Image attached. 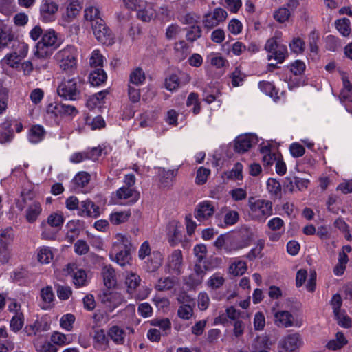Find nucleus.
I'll use <instances>...</instances> for the list:
<instances>
[{"label": "nucleus", "mask_w": 352, "mask_h": 352, "mask_svg": "<svg viewBox=\"0 0 352 352\" xmlns=\"http://www.w3.org/2000/svg\"><path fill=\"white\" fill-rule=\"evenodd\" d=\"M248 205V215L253 221L263 223L273 214V204L270 200L251 197Z\"/></svg>", "instance_id": "f257e3e1"}, {"label": "nucleus", "mask_w": 352, "mask_h": 352, "mask_svg": "<svg viewBox=\"0 0 352 352\" xmlns=\"http://www.w3.org/2000/svg\"><path fill=\"white\" fill-rule=\"evenodd\" d=\"M85 81L80 77L64 79L57 88L60 97L70 101L78 100L82 97Z\"/></svg>", "instance_id": "f03ea898"}, {"label": "nucleus", "mask_w": 352, "mask_h": 352, "mask_svg": "<svg viewBox=\"0 0 352 352\" xmlns=\"http://www.w3.org/2000/svg\"><path fill=\"white\" fill-rule=\"evenodd\" d=\"M60 44L57 34L54 30H45L36 43L35 55L38 58H47L51 56L53 51L58 48Z\"/></svg>", "instance_id": "7ed1b4c3"}, {"label": "nucleus", "mask_w": 352, "mask_h": 352, "mask_svg": "<svg viewBox=\"0 0 352 352\" xmlns=\"http://www.w3.org/2000/svg\"><path fill=\"white\" fill-rule=\"evenodd\" d=\"M252 238L251 230L243 228L226 241L224 250L227 252H232L245 248L250 245Z\"/></svg>", "instance_id": "20e7f679"}, {"label": "nucleus", "mask_w": 352, "mask_h": 352, "mask_svg": "<svg viewBox=\"0 0 352 352\" xmlns=\"http://www.w3.org/2000/svg\"><path fill=\"white\" fill-rule=\"evenodd\" d=\"M78 52L72 45H67L59 50L55 55V58L61 69L72 72L76 67Z\"/></svg>", "instance_id": "39448f33"}, {"label": "nucleus", "mask_w": 352, "mask_h": 352, "mask_svg": "<svg viewBox=\"0 0 352 352\" xmlns=\"http://www.w3.org/2000/svg\"><path fill=\"white\" fill-rule=\"evenodd\" d=\"M302 344L298 333H291L283 336L278 343V352H298Z\"/></svg>", "instance_id": "423d86ee"}, {"label": "nucleus", "mask_w": 352, "mask_h": 352, "mask_svg": "<svg viewBox=\"0 0 352 352\" xmlns=\"http://www.w3.org/2000/svg\"><path fill=\"white\" fill-rule=\"evenodd\" d=\"M91 28L98 41L107 45L113 43V34L111 30L106 25L103 19H99V21H95Z\"/></svg>", "instance_id": "0eeeda50"}, {"label": "nucleus", "mask_w": 352, "mask_h": 352, "mask_svg": "<svg viewBox=\"0 0 352 352\" xmlns=\"http://www.w3.org/2000/svg\"><path fill=\"white\" fill-rule=\"evenodd\" d=\"M58 10V5L54 0H42L40 6L41 19L46 23L54 21Z\"/></svg>", "instance_id": "6e6552de"}, {"label": "nucleus", "mask_w": 352, "mask_h": 352, "mask_svg": "<svg viewBox=\"0 0 352 352\" xmlns=\"http://www.w3.org/2000/svg\"><path fill=\"white\" fill-rule=\"evenodd\" d=\"M183 226L173 220L169 222L166 227V235L168 243L174 246L182 242L183 239Z\"/></svg>", "instance_id": "1a4fd4ad"}, {"label": "nucleus", "mask_w": 352, "mask_h": 352, "mask_svg": "<svg viewBox=\"0 0 352 352\" xmlns=\"http://www.w3.org/2000/svg\"><path fill=\"white\" fill-rule=\"evenodd\" d=\"M258 143V138L254 134L239 135L234 140V151L239 153L247 152L252 146Z\"/></svg>", "instance_id": "9d476101"}, {"label": "nucleus", "mask_w": 352, "mask_h": 352, "mask_svg": "<svg viewBox=\"0 0 352 352\" xmlns=\"http://www.w3.org/2000/svg\"><path fill=\"white\" fill-rule=\"evenodd\" d=\"M228 14L226 11L221 8H217L211 13L204 16L203 23L205 28L212 29L217 26L221 22L226 20Z\"/></svg>", "instance_id": "9b49d317"}, {"label": "nucleus", "mask_w": 352, "mask_h": 352, "mask_svg": "<svg viewBox=\"0 0 352 352\" xmlns=\"http://www.w3.org/2000/svg\"><path fill=\"white\" fill-rule=\"evenodd\" d=\"M182 254L179 250L173 251L168 258L165 266L166 273L179 275L182 273Z\"/></svg>", "instance_id": "f8f14e48"}, {"label": "nucleus", "mask_w": 352, "mask_h": 352, "mask_svg": "<svg viewBox=\"0 0 352 352\" xmlns=\"http://www.w3.org/2000/svg\"><path fill=\"white\" fill-rule=\"evenodd\" d=\"M274 323L278 327H300L294 316L288 311H278L274 314Z\"/></svg>", "instance_id": "ddd939ff"}, {"label": "nucleus", "mask_w": 352, "mask_h": 352, "mask_svg": "<svg viewBox=\"0 0 352 352\" xmlns=\"http://www.w3.org/2000/svg\"><path fill=\"white\" fill-rule=\"evenodd\" d=\"M101 301L110 309H113L125 301L122 294L118 292L108 291L101 296Z\"/></svg>", "instance_id": "4468645a"}, {"label": "nucleus", "mask_w": 352, "mask_h": 352, "mask_svg": "<svg viewBox=\"0 0 352 352\" xmlns=\"http://www.w3.org/2000/svg\"><path fill=\"white\" fill-rule=\"evenodd\" d=\"M116 197L127 204H134L139 199L140 193L134 188L123 186L117 190Z\"/></svg>", "instance_id": "2eb2a0df"}, {"label": "nucleus", "mask_w": 352, "mask_h": 352, "mask_svg": "<svg viewBox=\"0 0 352 352\" xmlns=\"http://www.w3.org/2000/svg\"><path fill=\"white\" fill-rule=\"evenodd\" d=\"M131 250L130 248H112L110 252V256L116 261L118 264L121 266H124L129 263L131 259Z\"/></svg>", "instance_id": "dca6fc26"}, {"label": "nucleus", "mask_w": 352, "mask_h": 352, "mask_svg": "<svg viewBox=\"0 0 352 352\" xmlns=\"http://www.w3.org/2000/svg\"><path fill=\"white\" fill-rule=\"evenodd\" d=\"M177 174V169L166 170L164 168H160L159 181L160 187L162 188H168L171 186Z\"/></svg>", "instance_id": "f3484780"}, {"label": "nucleus", "mask_w": 352, "mask_h": 352, "mask_svg": "<svg viewBox=\"0 0 352 352\" xmlns=\"http://www.w3.org/2000/svg\"><path fill=\"white\" fill-rule=\"evenodd\" d=\"M76 268L74 264H68L67 266V272L69 274L73 273V282L74 284L79 287L84 286L87 284V274L85 270L78 269L74 272V269Z\"/></svg>", "instance_id": "a211bd4d"}, {"label": "nucleus", "mask_w": 352, "mask_h": 352, "mask_svg": "<svg viewBox=\"0 0 352 352\" xmlns=\"http://www.w3.org/2000/svg\"><path fill=\"white\" fill-rule=\"evenodd\" d=\"M162 263V255L158 251H154L148 256L146 262L145 268L148 272H155Z\"/></svg>", "instance_id": "6ab92c4d"}, {"label": "nucleus", "mask_w": 352, "mask_h": 352, "mask_svg": "<svg viewBox=\"0 0 352 352\" xmlns=\"http://www.w3.org/2000/svg\"><path fill=\"white\" fill-rule=\"evenodd\" d=\"M141 278L139 275L135 273H127L125 277V285L126 286L127 293L133 295L137 287L140 285Z\"/></svg>", "instance_id": "aec40b11"}, {"label": "nucleus", "mask_w": 352, "mask_h": 352, "mask_svg": "<svg viewBox=\"0 0 352 352\" xmlns=\"http://www.w3.org/2000/svg\"><path fill=\"white\" fill-rule=\"evenodd\" d=\"M179 283L177 277L160 278L155 284V288L158 291H166L173 289Z\"/></svg>", "instance_id": "412c9836"}, {"label": "nucleus", "mask_w": 352, "mask_h": 352, "mask_svg": "<svg viewBox=\"0 0 352 352\" xmlns=\"http://www.w3.org/2000/svg\"><path fill=\"white\" fill-rule=\"evenodd\" d=\"M342 80L343 89L340 93V100L342 102H352V85L344 73L342 74Z\"/></svg>", "instance_id": "4be33fe9"}, {"label": "nucleus", "mask_w": 352, "mask_h": 352, "mask_svg": "<svg viewBox=\"0 0 352 352\" xmlns=\"http://www.w3.org/2000/svg\"><path fill=\"white\" fill-rule=\"evenodd\" d=\"M104 284L108 288H111L116 285V272L111 266H104L102 270Z\"/></svg>", "instance_id": "5701e85b"}, {"label": "nucleus", "mask_w": 352, "mask_h": 352, "mask_svg": "<svg viewBox=\"0 0 352 352\" xmlns=\"http://www.w3.org/2000/svg\"><path fill=\"white\" fill-rule=\"evenodd\" d=\"M42 211L39 202L34 201L26 210L25 218L28 222L32 223L36 221Z\"/></svg>", "instance_id": "b1692460"}, {"label": "nucleus", "mask_w": 352, "mask_h": 352, "mask_svg": "<svg viewBox=\"0 0 352 352\" xmlns=\"http://www.w3.org/2000/svg\"><path fill=\"white\" fill-rule=\"evenodd\" d=\"M107 74L102 68H94L89 74V80L94 86H98L104 82Z\"/></svg>", "instance_id": "393cba45"}, {"label": "nucleus", "mask_w": 352, "mask_h": 352, "mask_svg": "<svg viewBox=\"0 0 352 352\" xmlns=\"http://www.w3.org/2000/svg\"><path fill=\"white\" fill-rule=\"evenodd\" d=\"M125 332L120 327L114 325L108 331V336L117 344H122L124 342Z\"/></svg>", "instance_id": "a878e982"}, {"label": "nucleus", "mask_w": 352, "mask_h": 352, "mask_svg": "<svg viewBox=\"0 0 352 352\" xmlns=\"http://www.w3.org/2000/svg\"><path fill=\"white\" fill-rule=\"evenodd\" d=\"M136 10L138 11V18L144 22L150 21L154 16L155 13L152 6L146 2L142 8H138Z\"/></svg>", "instance_id": "bb28decb"}, {"label": "nucleus", "mask_w": 352, "mask_h": 352, "mask_svg": "<svg viewBox=\"0 0 352 352\" xmlns=\"http://www.w3.org/2000/svg\"><path fill=\"white\" fill-rule=\"evenodd\" d=\"M347 343L348 340H346L344 334L342 332L338 331L336 334V338L329 340L327 342L326 346L328 349L334 351L341 349Z\"/></svg>", "instance_id": "cd10ccee"}, {"label": "nucleus", "mask_w": 352, "mask_h": 352, "mask_svg": "<svg viewBox=\"0 0 352 352\" xmlns=\"http://www.w3.org/2000/svg\"><path fill=\"white\" fill-rule=\"evenodd\" d=\"M41 298L43 301L42 309H47L51 307L54 294L51 286H47L41 289Z\"/></svg>", "instance_id": "c85d7f7f"}, {"label": "nucleus", "mask_w": 352, "mask_h": 352, "mask_svg": "<svg viewBox=\"0 0 352 352\" xmlns=\"http://www.w3.org/2000/svg\"><path fill=\"white\" fill-rule=\"evenodd\" d=\"M90 178V175L87 172L82 171L78 173L72 180L74 184V189L77 191H80L81 188L89 184Z\"/></svg>", "instance_id": "c756f323"}, {"label": "nucleus", "mask_w": 352, "mask_h": 352, "mask_svg": "<svg viewBox=\"0 0 352 352\" xmlns=\"http://www.w3.org/2000/svg\"><path fill=\"white\" fill-rule=\"evenodd\" d=\"M226 316L222 314L214 319V324H223L226 321V316L233 320H238L237 318L239 317L240 312L233 307H230L226 310Z\"/></svg>", "instance_id": "7c9ffc66"}, {"label": "nucleus", "mask_w": 352, "mask_h": 352, "mask_svg": "<svg viewBox=\"0 0 352 352\" xmlns=\"http://www.w3.org/2000/svg\"><path fill=\"white\" fill-rule=\"evenodd\" d=\"M150 323L152 326L158 327L164 336L168 335L170 332L171 322L168 318H154L150 321Z\"/></svg>", "instance_id": "2f4dec72"}, {"label": "nucleus", "mask_w": 352, "mask_h": 352, "mask_svg": "<svg viewBox=\"0 0 352 352\" xmlns=\"http://www.w3.org/2000/svg\"><path fill=\"white\" fill-rule=\"evenodd\" d=\"M131 214L129 210L116 212L110 215L109 221L113 225H119L127 221Z\"/></svg>", "instance_id": "473e14b6"}, {"label": "nucleus", "mask_w": 352, "mask_h": 352, "mask_svg": "<svg viewBox=\"0 0 352 352\" xmlns=\"http://www.w3.org/2000/svg\"><path fill=\"white\" fill-rule=\"evenodd\" d=\"M247 271V264L241 260L234 261L229 267V272L234 276H241Z\"/></svg>", "instance_id": "72a5a7b5"}, {"label": "nucleus", "mask_w": 352, "mask_h": 352, "mask_svg": "<svg viewBox=\"0 0 352 352\" xmlns=\"http://www.w3.org/2000/svg\"><path fill=\"white\" fill-rule=\"evenodd\" d=\"M288 54L287 48L285 45L280 44L278 47L272 52V54L268 56V59L274 58L278 63H283Z\"/></svg>", "instance_id": "f704fd0d"}, {"label": "nucleus", "mask_w": 352, "mask_h": 352, "mask_svg": "<svg viewBox=\"0 0 352 352\" xmlns=\"http://www.w3.org/2000/svg\"><path fill=\"white\" fill-rule=\"evenodd\" d=\"M261 153L263 155V164L267 166L273 164L277 160L276 154L272 153L270 146H263L260 149Z\"/></svg>", "instance_id": "c9c22d12"}, {"label": "nucleus", "mask_w": 352, "mask_h": 352, "mask_svg": "<svg viewBox=\"0 0 352 352\" xmlns=\"http://www.w3.org/2000/svg\"><path fill=\"white\" fill-rule=\"evenodd\" d=\"M44 129L39 125L33 126L29 133V140L32 143L36 144L42 140L44 136Z\"/></svg>", "instance_id": "e433bc0d"}, {"label": "nucleus", "mask_w": 352, "mask_h": 352, "mask_svg": "<svg viewBox=\"0 0 352 352\" xmlns=\"http://www.w3.org/2000/svg\"><path fill=\"white\" fill-rule=\"evenodd\" d=\"M82 9L80 0H70L67 6V16L69 19L75 18Z\"/></svg>", "instance_id": "4c0bfd02"}, {"label": "nucleus", "mask_w": 352, "mask_h": 352, "mask_svg": "<svg viewBox=\"0 0 352 352\" xmlns=\"http://www.w3.org/2000/svg\"><path fill=\"white\" fill-rule=\"evenodd\" d=\"M267 190L272 196L280 197L281 185L276 179L270 178L267 181Z\"/></svg>", "instance_id": "58836bf2"}, {"label": "nucleus", "mask_w": 352, "mask_h": 352, "mask_svg": "<svg viewBox=\"0 0 352 352\" xmlns=\"http://www.w3.org/2000/svg\"><path fill=\"white\" fill-rule=\"evenodd\" d=\"M338 31L343 36H348L351 34L350 21L346 18L338 19L335 23Z\"/></svg>", "instance_id": "ea45409f"}, {"label": "nucleus", "mask_w": 352, "mask_h": 352, "mask_svg": "<svg viewBox=\"0 0 352 352\" xmlns=\"http://www.w3.org/2000/svg\"><path fill=\"white\" fill-rule=\"evenodd\" d=\"M130 248L131 249V243L130 238L122 234L118 233L116 235L115 241L113 245V248Z\"/></svg>", "instance_id": "a19ab883"}, {"label": "nucleus", "mask_w": 352, "mask_h": 352, "mask_svg": "<svg viewBox=\"0 0 352 352\" xmlns=\"http://www.w3.org/2000/svg\"><path fill=\"white\" fill-rule=\"evenodd\" d=\"M144 80L145 74L140 67L135 69L130 74L129 84L138 86L142 85Z\"/></svg>", "instance_id": "79ce46f5"}, {"label": "nucleus", "mask_w": 352, "mask_h": 352, "mask_svg": "<svg viewBox=\"0 0 352 352\" xmlns=\"http://www.w3.org/2000/svg\"><path fill=\"white\" fill-rule=\"evenodd\" d=\"M85 19L87 21H90L91 27L93 26L94 23L98 21V19H102L100 16V11L99 9L94 6H90L87 8L85 10Z\"/></svg>", "instance_id": "37998d69"}, {"label": "nucleus", "mask_w": 352, "mask_h": 352, "mask_svg": "<svg viewBox=\"0 0 352 352\" xmlns=\"http://www.w3.org/2000/svg\"><path fill=\"white\" fill-rule=\"evenodd\" d=\"M83 212H86L87 216H98L99 214V208L90 200H85L80 203Z\"/></svg>", "instance_id": "c03bdc74"}, {"label": "nucleus", "mask_w": 352, "mask_h": 352, "mask_svg": "<svg viewBox=\"0 0 352 352\" xmlns=\"http://www.w3.org/2000/svg\"><path fill=\"white\" fill-rule=\"evenodd\" d=\"M265 242L263 240H258L256 246L252 248L247 254L246 258L250 261H253L258 257H261V252L264 248Z\"/></svg>", "instance_id": "a18cd8bd"}, {"label": "nucleus", "mask_w": 352, "mask_h": 352, "mask_svg": "<svg viewBox=\"0 0 352 352\" xmlns=\"http://www.w3.org/2000/svg\"><path fill=\"white\" fill-rule=\"evenodd\" d=\"M24 324V316L23 312H18L16 314L13 315L10 320V329L17 332L21 329Z\"/></svg>", "instance_id": "49530a36"}, {"label": "nucleus", "mask_w": 352, "mask_h": 352, "mask_svg": "<svg viewBox=\"0 0 352 352\" xmlns=\"http://www.w3.org/2000/svg\"><path fill=\"white\" fill-rule=\"evenodd\" d=\"M37 258L41 263H49L53 258V253L49 247H42L38 250Z\"/></svg>", "instance_id": "de8ad7c7"}, {"label": "nucleus", "mask_w": 352, "mask_h": 352, "mask_svg": "<svg viewBox=\"0 0 352 352\" xmlns=\"http://www.w3.org/2000/svg\"><path fill=\"white\" fill-rule=\"evenodd\" d=\"M214 206L209 201H204L199 204V218H207L214 213Z\"/></svg>", "instance_id": "09e8293b"}, {"label": "nucleus", "mask_w": 352, "mask_h": 352, "mask_svg": "<svg viewBox=\"0 0 352 352\" xmlns=\"http://www.w3.org/2000/svg\"><path fill=\"white\" fill-rule=\"evenodd\" d=\"M76 318L72 314H66L63 315L60 320V326L63 329L70 331L73 329Z\"/></svg>", "instance_id": "8fccbe9b"}, {"label": "nucleus", "mask_w": 352, "mask_h": 352, "mask_svg": "<svg viewBox=\"0 0 352 352\" xmlns=\"http://www.w3.org/2000/svg\"><path fill=\"white\" fill-rule=\"evenodd\" d=\"M13 230L11 228H8L0 230V245L8 246L13 240Z\"/></svg>", "instance_id": "3c124183"}, {"label": "nucleus", "mask_w": 352, "mask_h": 352, "mask_svg": "<svg viewBox=\"0 0 352 352\" xmlns=\"http://www.w3.org/2000/svg\"><path fill=\"white\" fill-rule=\"evenodd\" d=\"M104 62V57L98 50L92 52L89 60V64L94 68H102Z\"/></svg>", "instance_id": "603ef678"}, {"label": "nucleus", "mask_w": 352, "mask_h": 352, "mask_svg": "<svg viewBox=\"0 0 352 352\" xmlns=\"http://www.w3.org/2000/svg\"><path fill=\"white\" fill-rule=\"evenodd\" d=\"M267 227L271 231L283 232L285 223L280 217H274L267 222Z\"/></svg>", "instance_id": "864d4df0"}, {"label": "nucleus", "mask_w": 352, "mask_h": 352, "mask_svg": "<svg viewBox=\"0 0 352 352\" xmlns=\"http://www.w3.org/2000/svg\"><path fill=\"white\" fill-rule=\"evenodd\" d=\"M208 60L210 64L217 68H223L226 64H228V61L221 56L217 54H211L208 56Z\"/></svg>", "instance_id": "5fc2aeb1"}, {"label": "nucleus", "mask_w": 352, "mask_h": 352, "mask_svg": "<svg viewBox=\"0 0 352 352\" xmlns=\"http://www.w3.org/2000/svg\"><path fill=\"white\" fill-rule=\"evenodd\" d=\"M258 87L261 91L265 93L266 95L270 96L271 97L278 94V91L274 84L268 81L263 80L259 82Z\"/></svg>", "instance_id": "6e6d98bb"}, {"label": "nucleus", "mask_w": 352, "mask_h": 352, "mask_svg": "<svg viewBox=\"0 0 352 352\" xmlns=\"http://www.w3.org/2000/svg\"><path fill=\"white\" fill-rule=\"evenodd\" d=\"M22 59L19 56L16 52L8 54L5 56L3 61L12 68H16Z\"/></svg>", "instance_id": "4d7b16f0"}, {"label": "nucleus", "mask_w": 352, "mask_h": 352, "mask_svg": "<svg viewBox=\"0 0 352 352\" xmlns=\"http://www.w3.org/2000/svg\"><path fill=\"white\" fill-rule=\"evenodd\" d=\"M63 222L64 217L61 213H52L47 218V223L52 227H60Z\"/></svg>", "instance_id": "13d9d810"}, {"label": "nucleus", "mask_w": 352, "mask_h": 352, "mask_svg": "<svg viewBox=\"0 0 352 352\" xmlns=\"http://www.w3.org/2000/svg\"><path fill=\"white\" fill-rule=\"evenodd\" d=\"M51 341L55 344L61 346L69 344L70 342V339L64 333L55 331L51 336Z\"/></svg>", "instance_id": "bf43d9fd"}, {"label": "nucleus", "mask_w": 352, "mask_h": 352, "mask_svg": "<svg viewBox=\"0 0 352 352\" xmlns=\"http://www.w3.org/2000/svg\"><path fill=\"white\" fill-rule=\"evenodd\" d=\"M164 85L168 90L174 91L179 87L180 81L176 74H172L166 78Z\"/></svg>", "instance_id": "052dcab7"}, {"label": "nucleus", "mask_w": 352, "mask_h": 352, "mask_svg": "<svg viewBox=\"0 0 352 352\" xmlns=\"http://www.w3.org/2000/svg\"><path fill=\"white\" fill-rule=\"evenodd\" d=\"M58 108L60 116H74L78 113V111L76 109V108L74 106L70 104H66L60 102V106Z\"/></svg>", "instance_id": "680f3d73"}, {"label": "nucleus", "mask_w": 352, "mask_h": 352, "mask_svg": "<svg viewBox=\"0 0 352 352\" xmlns=\"http://www.w3.org/2000/svg\"><path fill=\"white\" fill-rule=\"evenodd\" d=\"M198 265H195V272L184 278V283L190 289L195 288L197 284Z\"/></svg>", "instance_id": "e2e57ef3"}, {"label": "nucleus", "mask_w": 352, "mask_h": 352, "mask_svg": "<svg viewBox=\"0 0 352 352\" xmlns=\"http://www.w3.org/2000/svg\"><path fill=\"white\" fill-rule=\"evenodd\" d=\"M289 16L290 11L285 7L280 8L274 14V19L280 23H284L287 21Z\"/></svg>", "instance_id": "0e129e2a"}, {"label": "nucleus", "mask_w": 352, "mask_h": 352, "mask_svg": "<svg viewBox=\"0 0 352 352\" xmlns=\"http://www.w3.org/2000/svg\"><path fill=\"white\" fill-rule=\"evenodd\" d=\"M58 297L62 300H67L72 295V291L70 287L58 285L56 287Z\"/></svg>", "instance_id": "69168bd1"}, {"label": "nucleus", "mask_w": 352, "mask_h": 352, "mask_svg": "<svg viewBox=\"0 0 352 352\" xmlns=\"http://www.w3.org/2000/svg\"><path fill=\"white\" fill-rule=\"evenodd\" d=\"M224 283V278L219 274H213L208 280V285L212 289L219 288Z\"/></svg>", "instance_id": "338daca9"}, {"label": "nucleus", "mask_w": 352, "mask_h": 352, "mask_svg": "<svg viewBox=\"0 0 352 352\" xmlns=\"http://www.w3.org/2000/svg\"><path fill=\"white\" fill-rule=\"evenodd\" d=\"M74 251L78 255L87 254L89 250L87 243L84 240H78L74 243Z\"/></svg>", "instance_id": "774afa93"}]
</instances>
